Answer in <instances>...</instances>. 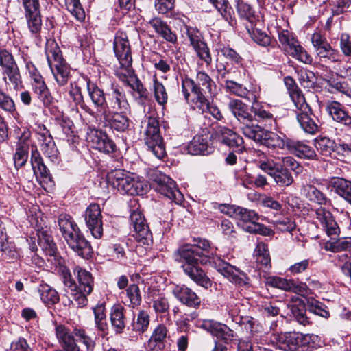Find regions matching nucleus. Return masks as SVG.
Wrapping results in <instances>:
<instances>
[{"instance_id":"1","label":"nucleus","mask_w":351,"mask_h":351,"mask_svg":"<svg viewBox=\"0 0 351 351\" xmlns=\"http://www.w3.org/2000/svg\"><path fill=\"white\" fill-rule=\"evenodd\" d=\"M114 51L120 64L119 67L115 70V75L124 85L136 92L140 98L145 99L147 91L132 67L131 48L125 32L118 31L116 33Z\"/></svg>"},{"instance_id":"2","label":"nucleus","mask_w":351,"mask_h":351,"mask_svg":"<svg viewBox=\"0 0 351 351\" xmlns=\"http://www.w3.org/2000/svg\"><path fill=\"white\" fill-rule=\"evenodd\" d=\"M186 247L198 252L199 254H195V256L199 259L200 264L212 265L219 273L232 283L240 286L248 284L249 278L246 274L217 256L216 254L217 248L211 246L208 240L200 239L197 244H187L180 248Z\"/></svg>"},{"instance_id":"3","label":"nucleus","mask_w":351,"mask_h":351,"mask_svg":"<svg viewBox=\"0 0 351 351\" xmlns=\"http://www.w3.org/2000/svg\"><path fill=\"white\" fill-rule=\"evenodd\" d=\"M60 230L69 247L79 256L88 258L93 254L89 242L80 233L77 225L71 216L61 214L58 217Z\"/></svg>"},{"instance_id":"4","label":"nucleus","mask_w":351,"mask_h":351,"mask_svg":"<svg viewBox=\"0 0 351 351\" xmlns=\"http://www.w3.org/2000/svg\"><path fill=\"white\" fill-rule=\"evenodd\" d=\"M179 261L182 263V268L186 275L199 286L208 288L211 286V281L204 271L199 267V259L195 256L198 252L186 247L178 250Z\"/></svg>"},{"instance_id":"5","label":"nucleus","mask_w":351,"mask_h":351,"mask_svg":"<svg viewBox=\"0 0 351 351\" xmlns=\"http://www.w3.org/2000/svg\"><path fill=\"white\" fill-rule=\"evenodd\" d=\"M48 64L59 86H64L71 77L70 66L62 58L61 51L54 41L48 42L45 47Z\"/></svg>"},{"instance_id":"6","label":"nucleus","mask_w":351,"mask_h":351,"mask_svg":"<svg viewBox=\"0 0 351 351\" xmlns=\"http://www.w3.org/2000/svg\"><path fill=\"white\" fill-rule=\"evenodd\" d=\"M143 177H101L100 184L109 189L117 188L130 195H143L149 189V184Z\"/></svg>"},{"instance_id":"7","label":"nucleus","mask_w":351,"mask_h":351,"mask_svg":"<svg viewBox=\"0 0 351 351\" xmlns=\"http://www.w3.org/2000/svg\"><path fill=\"white\" fill-rule=\"evenodd\" d=\"M228 108L237 119L239 130L247 138L252 134L255 127L258 125L255 123L254 116L249 112L247 105L239 99H232L228 104Z\"/></svg>"},{"instance_id":"8","label":"nucleus","mask_w":351,"mask_h":351,"mask_svg":"<svg viewBox=\"0 0 351 351\" xmlns=\"http://www.w3.org/2000/svg\"><path fill=\"white\" fill-rule=\"evenodd\" d=\"M278 40L283 50L293 58L305 64H311L312 58L288 30L278 33Z\"/></svg>"},{"instance_id":"9","label":"nucleus","mask_w":351,"mask_h":351,"mask_svg":"<svg viewBox=\"0 0 351 351\" xmlns=\"http://www.w3.org/2000/svg\"><path fill=\"white\" fill-rule=\"evenodd\" d=\"M247 138L271 149H283L285 147H287L289 141V139L286 140L285 134L265 130L260 125L255 127V130Z\"/></svg>"},{"instance_id":"10","label":"nucleus","mask_w":351,"mask_h":351,"mask_svg":"<svg viewBox=\"0 0 351 351\" xmlns=\"http://www.w3.org/2000/svg\"><path fill=\"white\" fill-rule=\"evenodd\" d=\"M282 163H276L272 160L261 162L259 167L269 176H276V173L282 175H295L303 173V167L292 157L287 156L282 158Z\"/></svg>"},{"instance_id":"11","label":"nucleus","mask_w":351,"mask_h":351,"mask_svg":"<svg viewBox=\"0 0 351 351\" xmlns=\"http://www.w3.org/2000/svg\"><path fill=\"white\" fill-rule=\"evenodd\" d=\"M182 93L188 104L194 105L202 112L208 108V100L203 93V90L195 85V81L185 78L182 82Z\"/></svg>"},{"instance_id":"12","label":"nucleus","mask_w":351,"mask_h":351,"mask_svg":"<svg viewBox=\"0 0 351 351\" xmlns=\"http://www.w3.org/2000/svg\"><path fill=\"white\" fill-rule=\"evenodd\" d=\"M258 218L259 216L255 211L239 206L234 219L243 222V228L248 232L269 235L270 230L257 223Z\"/></svg>"},{"instance_id":"13","label":"nucleus","mask_w":351,"mask_h":351,"mask_svg":"<svg viewBox=\"0 0 351 351\" xmlns=\"http://www.w3.org/2000/svg\"><path fill=\"white\" fill-rule=\"evenodd\" d=\"M311 43L317 56L321 60L336 62L341 57L339 51L332 48L326 38L319 32H315L311 36Z\"/></svg>"},{"instance_id":"14","label":"nucleus","mask_w":351,"mask_h":351,"mask_svg":"<svg viewBox=\"0 0 351 351\" xmlns=\"http://www.w3.org/2000/svg\"><path fill=\"white\" fill-rule=\"evenodd\" d=\"M86 141L93 149L106 154L113 152L116 147L114 142L106 133L95 128L88 129Z\"/></svg>"},{"instance_id":"15","label":"nucleus","mask_w":351,"mask_h":351,"mask_svg":"<svg viewBox=\"0 0 351 351\" xmlns=\"http://www.w3.org/2000/svg\"><path fill=\"white\" fill-rule=\"evenodd\" d=\"M211 136L214 140L235 149L237 152H242L244 149L243 138L225 126L217 127Z\"/></svg>"},{"instance_id":"16","label":"nucleus","mask_w":351,"mask_h":351,"mask_svg":"<svg viewBox=\"0 0 351 351\" xmlns=\"http://www.w3.org/2000/svg\"><path fill=\"white\" fill-rule=\"evenodd\" d=\"M85 221L91 234L99 239L103 235L101 211L99 204H92L86 210Z\"/></svg>"},{"instance_id":"17","label":"nucleus","mask_w":351,"mask_h":351,"mask_svg":"<svg viewBox=\"0 0 351 351\" xmlns=\"http://www.w3.org/2000/svg\"><path fill=\"white\" fill-rule=\"evenodd\" d=\"M130 221L134 229L132 236L138 242L148 245L152 234L141 213L134 210L130 215Z\"/></svg>"},{"instance_id":"18","label":"nucleus","mask_w":351,"mask_h":351,"mask_svg":"<svg viewBox=\"0 0 351 351\" xmlns=\"http://www.w3.org/2000/svg\"><path fill=\"white\" fill-rule=\"evenodd\" d=\"M21 3L29 29L32 33H38L42 25L39 0H21Z\"/></svg>"},{"instance_id":"19","label":"nucleus","mask_w":351,"mask_h":351,"mask_svg":"<svg viewBox=\"0 0 351 351\" xmlns=\"http://www.w3.org/2000/svg\"><path fill=\"white\" fill-rule=\"evenodd\" d=\"M89 97L96 109L95 117H109V109L104 91L96 84L87 83Z\"/></svg>"},{"instance_id":"20","label":"nucleus","mask_w":351,"mask_h":351,"mask_svg":"<svg viewBox=\"0 0 351 351\" xmlns=\"http://www.w3.org/2000/svg\"><path fill=\"white\" fill-rule=\"evenodd\" d=\"M186 34L197 56L206 63V66H209L212 62V57L207 45L202 40L199 31L196 28L187 27Z\"/></svg>"},{"instance_id":"21","label":"nucleus","mask_w":351,"mask_h":351,"mask_svg":"<svg viewBox=\"0 0 351 351\" xmlns=\"http://www.w3.org/2000/svg\"><path fill=\"white\" fill-rule=\"evenodd\" d=\"M211 136L208 134H197L187 146L188 153L191 155H207L213 151L211 146Z\"/></svg>"},{"instance_id":"22","label":"nucleus","mask_w":351,"mask_h":351,"mask_svg":"<svg viewBox=\"0 0 351 351\" xmlns=\"http://www.w3.org/2000/svg\"><path fill=\"white\" fill-rule=\"evenodd\" d=\"M315 214L316 219L319 221L328 236L334 239L339 236L340 229L329 211L320 207L316 210Z\"/></svg>"},{"instance_id":"23","label":"nucleus","mask_w":351,"mask_h":351,"mask_svg":"<svg viewBox=\"0 0 351 351\" xmlns=\"http://www.w3.org/2000/svg\"><path fill=\"white\" fill-rule=\"evenodd\" d=\"M326 110L333 121L351 127V116L346 110L345 106L336 101H328L326 104Z\"/></svg>"},{"instance_id":"24","label":"nucleus","mask_w":351,"mask_h":351,"mask_svg":"<svg viewBox=\"0 0 351 351\" xmlns=\"http://www.w3.org/2000/svg\"><path fill=\"white\" fill-rule=\"evenodd\" d=\"M173 295L183 304L197 308L201 304L200 298L191 289L185 286H176L173 288Z\"/></svg>"},{"instance_id":"25","label":"nucleus","mask_w":351,"mask_h":351,"mask_svg":"<svg viewBox=\"0 0 351 351\" xmlns=\"http://www.w3.org/2000/svg\"><path fill=\"white\" fill-rule=\"evenodd\" d=\"M266 284L273 287L278 288L295 293H302L305 291L304 285L299 284L294 280H287L278 276H269L266 278Z\"/></svg>"},{"instance_id":"26","label":"nucleus","mask_w":351,"mask_h":351,"mask_svg":"<svg viewBox=\"0 0 351 351\" xmlns=\"http://www.w3.org/2000/svg\"><path fill=\"white\" fill-rule=\"evenodd\" d=\"M74 332L65 326L59 324L56 327V335L60 345L65 351H80L79 347L76 345V339L73 336Z\"/></svg>"},{"instance_id":"27","label":"nucleus","mask_w":351,"mask_h":351,"mask_svg":"<svg viewBox=\"0 0 351 351\" xmlns=\"http://www.w3.org/2000/svg\"><path fill=\"white\" fill-rule=\"evenodd\" d=\"M299 332H285L274 335L280 349L285 351H297L299 350Z\"/></svg>"},{"instance_id":"28","label":"nucleus","mask_w":351,"mask_h":351,"mask_svg":"<svg viewBox=\"0 0 351 351\" xmlns=\"http://www.w3.org/2000/svg\"><path fill=\"white\" fill-rule=\"evenodd\" d=\"M149 24L154 29L155 32L166 41L176 43L177 36L167 23L159 17H154L149 21Z\"/></svg>"},{"instance_id":"29","label":"nucleus","mask_w":351,"mask_h":351,"mask_svg":"<svg viewBox=\"0 0 351 351\" xmlns=\"http://www.w3.org/2000/svg\"><path fill=\"white\" fill-rule=\"evenodd\" d=\"M153 185L156 191L169 198L176 196L177 186L171 177H155Z\"/></svg>"},{"instance_id":"30","label":"nucleus","mask_w":351,"mask_h":351,"mask_svg":"<svg viewBox=\"0 0 351 351\" xmlns=\"http://www.w3.org/2000/svg\"><path fill=\"white\" fill-rule=\"evenodd\" d=\"M125 309L120 304H114L111 308L110 318L111 325L117 334L123 332L126 326Z\"/></svg>"},{"instance_id":"31","label":"nucleus","mask_w":351,"mask_h":351,"mask_svg":"<svg viewBox=\"0 0 351 351\" xmlns=\"http://www.w3.org/2000/svg\"><path fill=\"white\" fill-rule=\"evenodd\" d=\"M287 148L290 152L300 158L311 159L315 156L314 149L301 141L289 140Z\"/></svg>"},{"instance_id":"32","label":"nucleus","mask_w":351,"mask_h":351,"mask_svg":"<svg viewBox=\"0 0 351 351\" xmlns=\"http://www.w3.org/2000/svg\"><path fill=\"white\" fill-rule=\"evenodd\" d=\"M33 92L36 95L38 99L43 103L45 107H49L54 102L49 89L48 88L44 79L32 83Z\"/></svg>"},{"instance_id":"33","label":"nucleus","mask_w":351,"mask_h":351,"mask_svg":"<svg viewBox=\"0 0 351 351\" xmlns=\"http://www.w3.org/2000/svg\"><path fill=\"white\" fill-rule=\"evenodd\" d=\"M126 113L112 112L109 109V117H101L110 125V127L119 132H123L129 127L130 120L125 115Z\"/></svg>"},{"instance_id":"34","label":"nucleus","mask_w":351,"mask_h":351,"mask_svg":"<svg viewBox=\"0 0 351 351\" xmlns=\"http://www.w3.org/2000/svg\"><path fill=\"white\" fill-rule=\"evenodd\" d=\"M167 327L163 324L158 325L153 331L147 342V348L151 350H162L164 342L167 337Z\"/></svg>"},{"instance_id":"35","label":"nucleus","mask_w":351,"mask_h":351,"mask_svg":"<svg viewBox=\"0 0 351 351\" xmlns=\"http://www.w3.org/2000/svg\"><path fill=\"white\" fill-rule=\"evenodd\" d=\"M74 273L77 274L79 282L78 289L84 291L85 294H90L93 287V278L90 273L80 266L74 268Z\"/></svg>"},{"instance_id":"36","label":"nucleus","mask_w":351,"mask_h":351,"mask_svg":"<svg viewBox=\"0 0 351 351\" xmlns=\"http://www.w3.org/2000/svg\"><path fill=\"white\" fill-rule=\"evenodd\" d=\"M40 149L43 155L53 163H58L60 160V152L56 147L53 138L39 143Z\"/></svg>"},{"instance_id":"37","label":"nucleus","mask_w":351,"mask_h":351,"mask_svg":"<svg viewBox=\"0 0 351 351\" xmlns=\"http://www.w3.org/2000/svg\"><path fill=\"white\" fill-rule=\"evenodd\" d=\"M31 163L34 176H49V169L43 162L40 153L36 145L32 146L31 152Z\"/></svg>"},{"instance_id":"38","label":"nucleus","mask_w":351,"mask_h":351,"mask_svg":"<svg viewBox=\"0 0 351 351\" xmlns=\"http://www.w3.org/2000/svg\"><path fill=\"white\" fill-rule=\"evenodd\" d=\"M226 90L237 96L241 97L250 101H255L256 96L248 91L242 84L235 82L232 80H226L225 83Z\"/></svg>"},{"instance_id":"39","label":"nucleus","mask_w":351,"mask_h":351,"mask_svg":"<svg viewBox=\"0 0 351 351\" xmlns=\"http://www.w3.org/2000/svg\"><path fill=\"white\" fill-rule=\"evenodd\" d=\"M112 108L121 113L130 112V104L127 100L125 94L118 88L114 89L112 94Z\"/></svg>"},{"instance_id":"40","label":"nucleus","mask_w":351,"mask_h":351,"mask_svg":"<svg viewBox=\"0 0 351 351\" xmlns=\"http://www.w3.org/2000/svg\"><path fill=\"white\" fill-rule=\"evenodd\" d=\"M195 85L201 88L204 93L215 95L216 92V84L211 77L204 71H199L196 75Z\"/></svg>"},{"instance_id":"41","label":"nucleus","mask_w":351,"mask_h":351,"mask_svg":"<svg viewBox=\"0 0 351 351\" xmlns=\"http://www.w3.org/2000/svg\"><path fill=\"white\" fill-rule=\"evenodd\" d=\"M329 185L342 197L348 195L351 191V182L342 177H332L329 181Z\"/></svg>"},{"instance_id":"42","label":"nucleus","mask_w":351,"mask_h":351,"mask_svg":"<svg viewBox=\"0 0 351 351\" xmlns=\"http://www.w3.org/2000/svg\"><path fill=\"white\" fill-rule=\"evenodd\" d=\"M0 253L1 257L9 262L14 261L20 256L19 252L14 244L8 242L7 239L0 241Z\"/></svg>"},{"instance_id":"43","label":"nucleus","mask_w":351,"mask_h":351,"mask_svg":"<svg viewBox=\"0 0 351 351\" xmlns=\"http://www.w3.org/2000/svg\"><path fill=\"white\" fill-rule=\"evenodd\" d=\"M69 95L71 99L76 105H81V108L89 114L94 116L95 111L84 104L83 96L81 93V88L73 84H71L69 88Z\"/></svg>"},{"instance_id":"44","label":"nucleus","mask_w":351,"mask_h":351,"mask_svg":"<svg viewBox=\"0 0 351 351\" xmlns=\"http://www.w3.org/2000/svg\"><path fill=\"white\" fill-rule=\"evenodd\" d=\"M297 120L301 128L307 133L315 134L318 130V125L314 119H313L310 112H296Z\"/></svg>"},{"instance_id":"45","label":"nucleus","mask_w":351,"mask_h":351,"mask_svg":"<svg viewBox=\"0 0 351 351\" xmlns=\"http://www.w3.org/2000/svg\"><path fill=\"white\" fill-rule=\"evenodd\" d=\"M38 291L41 300L47 304H54L59 301L58 292L47 284L40 285Z\"/></svg>"},{"instance_id":"46","label":"nucleus","mask_w":351,"mask_h":351,"mask_svg":"<svg viewBox=\"0 0 351 351\" xmlns=\"http://www.w3.org/2000/svg\"><path fill=\"white\" fill-rule=\"evenodd\" d=\"M145 134L146 143L148 141L158 142L160 138H162L160 135L159 123L155 118H148Z\"/></svg>"},{"instance_id":"47","label":"nucleus","mask_w":351,"mask_h":351,"mask_svg":"<svg viewBox=\"0 0 351 351\" xmlns=\"http://www.w3.org/2000/svg\"><path fill=\"white\" fill-rule=\"evenodd\" d=\"M16 143V147L29 151L31 141V132L27 129L21 130L17 128L14 130Z\"/></svg>"},{"instance_id":"48","label":"nucleus","mask_w":351,"mask_h":351,"mask_svg":"<svg viewBox=\"0 0 351 351\" xmlns=\"http://www.w3.org/2000/svg\"><path fill=\"white\" fill-rule=\"evenodd\" d=\"M250 101L252 102L251 111L259 121H268L274 119L273 114L267 110L265 106L259 104L257 99L255 101Z\"/></svg>"},{"instance_id":"49","label":"nucleus","mask_w":351,"mask_h":351,"mask_svg":"<svg viewBox=\"0 0 351 351\" xmlns=\"http://www.w3.org/2000/svg\"><path fill=\"white\" fill-rule=\"evenodd\" d=\"M62 259H60L56 265L60 266L58 271L62 278L63 283L71 292L75 291L77 289L75 280L72 278L69 269L64 265H62Z\"/></svg>"},{"instance_id":"50","label":"nucleus","mask_w":351,"mask_h":351,"mask_svg":"<svg viewBox=\"0 0 351 351\" xmlns=\"http://www.w3.org/2000/svg\"><path fill=\"white\" fill-rule=\"evenodd\" d=\"M95 323L97 328L105 333L108 330L105 307L104 305H97L93 308Z\"/></svg>"},{"instance_id":"51","label":"nucleus","mask_w":351,"mask_h":351,"mask_svg":"<svg viewBox=\"0 0 351 351\" xmlns=\"http://www.w3.org/2000/svg\"><path fill=\"white\" fill-rule=\"evenodd\" d=\"M302 193L310 201L316 202L319 204H323L326 202V198L323 193L312 185L306 184L303 186Z\"/></svg>"},{"instance_id":"52","label":"nucleus","mask_w":351,"mask_h":351,"mask_svg":"<svg viewBox=\"0 0 351 351\" xmlns=\"http://www.w3.org/2000/svg\"><path fill=\"white\" fill-rule=\"evenodd\" d=\"M3 73L5 75L3 80L7 83V78L14 86V88H18L19 86L21 84V77L17 64L3 70Z\"/></svg>"},{"instance_id":"53","label":"nucleus","mask_w":351,"mask_h":351,"mask_svg":"<svg viewBox=\"0 0 351 351\" xmlns=\"http://www.w3.org/2000/svg\"><path fill=\"white\" fill-rule=\"evenodd\" d=\"M153 90L154 97L158 104L164 106L167 102L168 95L164 85L159 82L156 76L153 79Z\"/></svg>"},{"instance_id":"54","label":"nucleus","mask_w":351,"mask_h":351,"mask_svg":"<svg viewBox=\"0 0 351 351\" xmlns=\"http://www.w3.org/2000/svg\"><path fill=\"white\" fill-rule=\"evenodd\" d=\"M299 336L298 351H311L315 348V342L318 339L317 335L299 333Z\"/></svg>"},{"instance_id":"55","label":"nucleus","mask_w":351,"mask_h":351,"mask_svg":"<svg viewBox=\"0 0 351 351\" xmlns=\"http://www.w3.org/2000/svg\"><path fill=\"white\" fill-rule=\"evenodd\" d=\"M74 335L76 337V341L83 343L84 348L80 351H93L95 348V341L92 338L88 336L84 330L75 329Z\"/></svg>"},{"instance_id":"56","label":"nucleus","mask_w":351,"mask_h":351,"mask_svg":"<svg viewBox=\"0 0 351 351\" xmlns=\"http://www.w3.org/2000/svg\"><path fill=\"white\" fill-rule=\"evenodd\" d=\"M290 97L298 109L297 112H311V110L308 104L306 103L305 97L300 90L293 92Z\"/></svg>"},{"instance_id":"57","label":"nucleus","mask_w":351,"mask_h":351,"mask_svg":"<svg viewBox=\"0 0 351 351\" xmlns=\"http://www.w3.org/2000/svg\"><path fill=\"white\" fill-rule=\"evenodd\" d=\"M149 315L145 310H141L136 317V320L133 324V328L136 331L145 332L147 330L149 324Z\"/></svg>"},{"instance_id":"58","label":"nucleus","mask_w":351,"mask_h":351,"mask_svg":"<svg viewBox=\"0 0 351 351\" xmlns=\"http://www.w3.org/2000/svg\"><path fill=\"white\" fill-rule=\"evenodd\" d=\"M223 324L213 319H202L198 321L197 326L215 337Z\"/></svg>"},{"instance_id":"59","label":"nucleus","mask_w":351,"mask_h":351,"mask_svg":"<svg viewBox=\"0 0 351 351\" xmlns=\"http://www.w3.org/2000/svg\"><path fill=\"white\" fill-rule=\"evenodd\" d=\"M127 297L129 300V306L135 308L141 302V295L138 285L132 284L127 289Z\"/></svg>"},{"instance_id":"60","label":"nucleus","mask_w":351,"mask_h":351,"mask_svg":"<svg viewBox=\"0 0 351 351\" xmlns=\"http://www.w3.org/2000/svg\"><path fill=\"white\" fill-rule=\"evenodd\" d=\"M252 39L258 45L267 47L271 44V38L265 32L259 29H253L252 31L248 29Z\"/></svg>"},{"instance_id":"61","label":"nucleus","mask_w":351,"mask_h":351,"mask_svg":"<svg viewBox=\"0 0 351 351\" xmlns=\"http://www.w3.org/2000/svg\"><path fill=\"white\" fill-rule=\"evenodd\" d=\"M315 145L323 155L328 156L333 150L335 142L327 137H320L315 140Z\"/></svg>"},{"instance_id":"62","label":"nucleus","mask_w":351,"mask_h":351,"mask_svg":"<svg viewBox=\"0 0 351 351\" xmlns=\"http://www.w3.org/2000/svg\"><path fill=\"white\" fill-rule=\"evenodd\" d=\"M68 10L78 20L82 21L85 18V13L79 0H65Z\"/></svg>"},{"instance_id":"63","label":"nucleus","mask_w":351,"mask_h":351,"mask_svg":"<svg viewBox=\"0 0 351 351\" xmlns=\"http://www.w3.org/2000/svg\"><path fill=\"white\" fill-rule=\"evenodd\" d=\"M237 3V12L241 19L252 23L254 19V12L251 6L241 0H236Z\"/></svg>"},{"instance_id":"64","label":"nucleus","mask_w":351,"mask_h":351,"mask_svg":"<svg viewBox=\"0 0 351 351\" xmlns=\"http://www.w3.org/2000/svg\"><path fill=\"white\" fill-rule=\"evenodd\" d=\"M0 108L12 114L16 110L12 98L1 88H0Z\"/></svg>"}]
</instances>
